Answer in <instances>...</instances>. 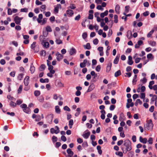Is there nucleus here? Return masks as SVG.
<instances>
[{
  "label": "nucleus",
  "mask_w": 157,
  "mask_h": 157,
  "mask_svg": "<svg viewBox=\"0 0 157 157\" xmlns=\"http://www.w3.org/2000/svg\"><path fill=\"white\" fill-rule=\"evenodd\" d=\"M124 146L126 147V151H125L126 153L127 151H129L132 149L131 143L130 141L128 140H127L124 141Z\"/></svg>",
  "instance_id": "nucleus-1"
},
{
  "label": "nucleus",
  "mask_w": 157,
  "mask_h": 157,
  "mask_svg": "<svg viewBox=\"0 0 157 157\" xmlns=\"http://www.w3.org/2000/svg\"><path fill=\"white\" fill-rule=\"evenodd\" d=\"M48 33H46L45 34L44 33L43 35H40L39 37L40 40L41 44L46 41L45 37L47 36Z\"/></svg>",
  "instance_id": "nucleus-2"
},
{
  "label": "nucleus",
  "mask_w": 157,
  "mask_h": 157,
  "mask_svg": "<svg viewBox=\"0 0 157 157\" xmlns=\"http://www.w3.org/2000/svg\"><path fill=\"white\" fill-rule=\"evenodd\" d=\"M22 17H20L18 16H16L14 18V21L17 25H20L21 21L22 19Z\"/></svg>",
  "instance_id": "nucleus-3"
},
{
  "label": "nucleus",
  "mask_w": 157,
  "mask_h": 157,
  "mask_svg": "<svg viewBox=\"0 0 157 157\" xmlns=\"http://www.w3.org/2000/svg\"><path fill=\"white\" fill-rule=\"evenodd\" d=\"M55 128L56 129H55L53 128H52L50 129V132L51 133L53 134L55 133L57 134L59 133V127L57 126H56L55 127Z\"/></svg>",
  "instance_id": "nucleus-4"
},
{
  "label": "nucleus",
  "mask_w": 157,
  "mask_h": 157,
  "mask_svg": "<svg viewBox=\"0 0 157 157\" xmlns=\"http://www.w3.org/2000/svg\"><path fill=\"white\" fill-rule=\"evenodd\" d=\"M153 127V124L151 121H150L147 123V127L145 128L147 130L151 131Z\"/></svg>",
  "instance_id": "nucleus-5"
},
{
  "label": "nucleus",
  "mask_w": 157,
  "mask_h": 157,
  "mask_svg": "<svg viewBox=\"0 0 157 157\" xmlns=\"http://www.w3.org/2000/svg\"><path fill=\"white\" fill-rule=\"evenodd\" d=\"M56 56L57 60L59 61L61 60L63 57V55L59 53V52H57L56 54Z\"/></svg>",
  "instance_id": "nucleus-6"
},
{
  "label": "nucleus",
  "mask_w": 157,
  "mask_h": 157,
  "mask_svg": "<svg viewBox=\"0 0 157 157\" xmlns=\"http://www.w3.org/2000/svg\"><path fill=\"white\" fill-rule=\"evenodd\" d=\"M61 5L59 4H57L56 6H55L54 9L55 13H58L59 9H61Z\"/></svg>",
  "instance_id": "nucleus-7"
},
{
  "label": "nucleus",
  "mask_w": 157,
  "mask_h": 157,
  "mask_svg": "<svg viewBox=\"0 0 157 157\" xmlns=\"http://www.w3.org/2000/svg\"><path fill=\"white\" fill-rule=\"evenodd\" d=\"M29 76H27L25 78L24 80V84L25 86H27L29 83Z\"/></svg>",
  "instance_id": "nucleus-8"
},
{
  "label": "nucleus",
  "mask_w": 157,
  "mask_h": 157,
  "mask_svg": "<svg viewBox=\"0 0 157 157\" xmlns=\"http://www.w3.org/2000/svg\"><path fill=\"white\" fill-rule=\"evenodd\" d=\"M95 86L94 83H91L87 90V92H90L92 90L95 88Z\"/></svg>",
  "instance_id": "nucleus-9"
},
{
  "label": "nucleus",
  "mask_w": 157,
  "mask_h": 157,
  "mask_svg": "<svg viewBox=\"0 0 157 157\" xmlns=\"http://www.w3.org/2000/svg\"><path fill=\"white\" fill-rule=\"evenodd\" d=\"M66 13L68 15V16L70 17H72L74 14L73 11L71 10H67Z\"/></svg>",
  "instance_id": "nucleus-10"
},
{
  "label": "nucleus",
  "mask_w": 157,
  "mask_h": 157,
  "mask_svg": "<svg viewBox=\"0 0 157 157\" xmlns=\"http://www.w3.org/2000/svg\"><path fill=\"white\" fill-rule=\"evenodd\" d=\"M127 37L129 39L132 38V32L130 30H128L127 33Z\"/></svg>",
  "instance_id": "nucleus-11"
},
{
  "label": "nucleus",
  "mask_w": 157,
  "mask_h": 157,
  "mask_svg": "<svg viewBox=\"0 0 157 157\" xmlns=\"http://www.w3.org/2000/svg\"><path fill=\"white\" fill-rule=\"evenodd\" d=\"M133 62L132 60V57L131 56H129L128 57V63L129 65H132L133 64Z\"/></svg>",
  "instance_id": "nucleus-12"
},
{
  "label": "nucleus",
  "mask_w": 157,
  "mask_h": 157,
  "mask_svg": "<svg viewBox=\"0 0 157 157\" xmlns=\"http://www.w3.org/2000/svg\"><path fill=\"white\" fill-rule=\"evenodd\" d=\"M90 74L91 75L93 76V80H94V81H95L96 80H95L94 79L97 76V74H96L95 72L94 71H92L90 72Z\"/></svg>",
  "instance_id": "nucleus-13"
},
{
  "label": "nucleus",
  "mask_w": 157,
  "mask_h": 157,
  "mask_svg": "<svg viewBox=\"0 0 157 157\" xmlns=\"http://www.w3.org/2000/svg\"><path fill=\"white\" fill-rule=\"evenodd\" d=\"M115 11L117 14H119L120 13V6L119 5H117L115 7Z\"/></svg>",
  "instance_id": "nucleus-14"
},
{
  "label": "nucleus",
  "mask_w": 157,
  "mask_h": 157,
  "mask_svg": "<svg viewBox=\"0 0 157 157\" xmlns=\"http://www.w3.org/2000/svg\"><path fill=\"white\" fill-rule=\"evenodd\" d=\"M154 58L153 55L151 53H149L147 55V58L149 61L153 60Z\"/></svg>",
  "instance_id": "nucleus-15"
},
{
  "label": "nucleus",
  "mask_w": 157,
  "mask_h": 157,
  "mask_svg": "<svg viewBox=\"0 0 157 157\" xmlns=\"http://www.w3.org/2000/svg\"><path fill=\"white\" fill-rule=\"evenodd\" d=\"M41 44L44 48H47L49 47V43L48 42L46 41L42 43Z\"/></svg>",
  "instance_id": "nucleus-16"
},
{
  "label": "nucleus",
  "mask_w": 157,
  "mask_h": 157,
  "mask_svg": "<svg viewBox=\"0 0 157 157\" xmlns=\"http://www.w3.org/2000/svg\"><path fill=\"white\" fill-rule=\"evenodd\" d=\"M139 140L142 143L144 144H146L147 141V140L146 138H143L141 136H140V137Z\"/></svg>",
  "instance_id": "nucleus-17"
},
{
  "label": "nucleus",
  "mask_w": 157,
  "mask_h": 157,
  "mask_svg": "<svg viewBox=\"0 0 157 157\" xmlns=\"http://www.w3.org/2000/svg\"><path fill=\"white\" fill-rule=\"evenodd\" d=\"M156 100H157V96L155 95H153L151 99V104H153V102L154 101H155Z\"/></svg>",
  "instance_id": "nucleus-18"
},
{
  "label": "nucleus",
  "mask_w": 157,
  "mask_h": 157,
  "mask_svg": "<svg viewBox=\"0 0 157 157\" xmlns=\"http://www.w3.org/2000/svg\"><path fill=\"white\" fill-rule=\"evenodd\" d=\"M108 13V10H106L105 12L101 13L100 14V17L101 18L104 17L105 16H107Z\"/></svg>",
  "instance_id": "nucleus-19"
},
{
  "label": "nucleus",
  "mask_w": 157,
  "mask_h": 157,
  "mask_svg": "<svg viewBox=\"0 0 157 157\" xmlns=\"http://www.w3.org/2000/svg\"><path fill=\"white\" fill-rule=\"evenodd\" d=\"M30 70L32 74H33L35 71V67L32 64L31 65Z\"/></svg>",
  "instance_id": "nucleus-20"
},
{
  "label": "nucleus",
  "mask_w": 157,
  "mask_h": 157,
  "mask_svg": "<svg viewBox=\"0 0 157 157\" xmlns=\"http://www.w3.org/2000/svg\"><path fill=\"white\" fill-rule=\"evenodd\" d=\"M148 43L150 45L153 47L155 46L156 45V42L154 41H149Z\"/></svg>",
  "instance_id": "nucleus-21"
},
{
  "label": "nucleus",
  "mask_w": 157,
  "mask_h": 157,
  "mask_svg": "<svg viewBox=\"0 0 157 157\" xmlns=\"http://www.w3.org/2000/svg\"><path fill=\"white\" fill-rule=\"evenodd\" d=\"M67 153L69 154V155L70 156H72L73 155V152L71 151V150L70 149L68 148L67 150Z\"/></svg>",
  "instance_id": "nucleus-22"
},
{
  "label": "nucleus",
  "mask_w": 157,
  "mask_h": 157,
  "mask_svg": "<svg viewBox=\"0 0 157 157\" xmlns=\"http://www.w3.org/2000/svg\"><path fill=\"white\" fill-rule=\"evenodd\" d=\"M76 52V50L74 48H71L70 51V55H72Z\"/></svg>",
  "instance_id": "nucleus-23"
},
{
  "label": "nucleus",
  "mask_w": 157,
  "mask_h": 157,
  "mask_svg": "<svg viewBox=\"0 0 157 157\" xmlns=\"http://www.w3.org/2000/svg\"><path fill=\"white\" fill-rule=\"evenodd\" d=\"M55 42L57 44H62L63 43L62 41L59 38H56Z\"/></svg>",
  "instance_id": "nucleus-24"
},
{
  "label": "nucleus",
  "mask_w": 157,
  "mask_h": 157,
  "mask_svg": "<svg viewBox=\"0 0 157 157\" xmlns=\"http://www.w3.org/2000/svg\"><path fill=\"white\" fill-rule=\"evenodd\" d=\"M155 82L154 81H151L149 83L148 86V87L150 89H152V85L154 84Z\"/></svg>",
  "instance_id": "nucleus-25"
},
{
  "label": "nucleus",
  "mask_w": 157,
  "mask_h": 157,
  "mask_svg": "<svg viewBox=\"0 0 157 157\" xmlns=\"http://www.w3.org/2000/svg\"><path fill=\"white\" fill-rule=\"evenodd\" d=\"M40 82L42 83L48 82H49V80L48 78L44 79L42 78H41L40 79Z\"/></svg>",
  "instance_id": "nucleus-26"
},
{
  "label": "nucleus",
  "mask_w": 157,
  "mask_h": 157,
  "mask_svg": "<svg viewBox=\"0 0 157 157\" xmlns=\"http://www.w3.org/2000/svg\"><path fill=\"white\" fill-rule=\"evenodd\" d=\"M112 66V64L111 63H109L108 64L106 68V71L109 72L111 69Z\"/></svg>",
  "instance_id": "nucleus-27"
},
{
  "label": "nucleus",
  "mask_w": 157,
  "mask_h": 157,
  "mask_svg": "<svg viewBox=\"0 0 157 157\" xmlns=\"http://www.w3.org/2000/svg\"><path fill=\"white\" fill-rule=\"evenodd\" d=\"M119 57L118 56H116L115 58V59L113 63L115 64H117L118 63L119 60Z\"/></svg>",
  "instance_id": "nucleus-28"
},
{
  "label": "nucleus",
  "mask_w": 157,
  "mask_h": 157,
  "mask_svg": "<svg viewBox=\"0 0 157 157\" xmlns=\"http://www.w3.org/2000/svg\"><path fill=\"white\" fill-rule=\"evenodd\" d=\"M154 30H152L147 35V37L148 38H149L151 37L152 34L153 33Z\"/></svg>",
  "instance_id": "nucleus-29"
},
{
  "label": "nucleus",
  "mask_w": 157,
  "mask_h": 157,
  "mask_svg": "<svg viewBox=\"0 0 157 157\" xmlns=\"http://www.w3.org/2000/svg\"><path fill=\"white\" fill-rule=\"evenodd\" d=\"M73 120L72 119H71L69 120V125L70 128H71L72 127V126L73 124Z\"/></svg>",
  "instance_id": "nucleus-30"
},
{
  "label": "nucleus",
  "mask_w": 157,
  "mask_h": 157,
  "mask_svg": "<svg viewBox=\"0 0 157 157\" xmlns=\"http://www.w3.org/2000/svg\"><path fill=\"white\" fill-rule=\"evenodd\" d=\"M101 147L100 146H98L97 147V149L98 151L99 154L101 155L102 153V151L101 149Z\"/></svg>",
  "instance_id": "nucleus-31"
},
{
  "label": "nucleus",
  "mask_w": 157,
  "mask_h": 157,
  "mask_svg": "<svg viewBox=\"0 0 157 157\" xmlns=\"http://www.w3.org/2000/svg\"><path fill=\"white\" fill-rule=\"evenodd\" d=\"M121 71L120 70H118L115 72L114 74V76L115 77H117L118 76L121 75Z\"/></svg>",
  "instance_id": "nucleus-32"
},
{
  "label": "nucleus",
  "mask_w": 157,
  "mask_h": 157,
  "mask_svg": "<svg viewBox=\"0 0 157 157\" xmlns=\"http://www.w3.org/2000/svg\"><path fill=\"white\" fill-rule=\"evenodd\" d=\"M55 108L56 112L58 113H59L60 112V110L59 108V107L57 105L55 106Z\"/></svg>",
  "instance_id": "nucleus-33"
},
{
  "label": "nucleus",
  "mask_w": 157,
  "mask_h": 157,
  "mask_svg": "<svg viewBox=\"0 0 157 157\" xmlns=\"http://www.w3.org/2000/svg\"><path fill=\"white\" fill-rule=\"evenodd\" d=\"M84 47L86 49H90V44L87 43L86 45H84Z\"/></svg>",
  "instance_id": "nucleus-34"
},
{
  "label": "nucleus",
  "mask_w": 157,
  "mask_h": 157,
  "mask_svg": "<svg viewBox=\"0 0 157 157\" xmlns=\"http://www.w3.org/2000/svg\"><path fill=\"white\" fill-rule=\"evenodd\" d=\"M46 6L45 5H42L40 6V10L41 11H43L45 10L46 9Z\"/></svg>",
  "instance_id": "nucleus-35"
},
{
  "label": "nucleus",
  "mask_w": 157,
  "mask_h": 157,
  "mask_svg": "<svg viewBox=\"0 0 157 157\" xmlns=\"http://www.w3.org/2000/svg\"><path fill=\"white\" fill-rule=\"evenodd\" d=\"M90 133L89 132H87L84 134L83 135V136L85 138L87 139L88 138V137L90 135Z\"/></svg>",
  "instance_id": "nucleus-36"
},
{
  "label": "nucleus",
  "mask_w": 157,
  "mask_h": 157,
  "mask_svg": "<svg viewBox=\"0 0 157 157\" xmlns=\"http://www.w3.org/2000/svg\"><path fill=\"white\" fill-rule=\"evenodd\" d=\"M139 104L140 105H141L142 104V102L140 99H137L136 100V102L135 103V105L137 106Z\"/></svg>",
  "instance_id": "nucleus-37"
},
{
  "label": "nucleus",
  "mask_w": 157,
  "mask_h": 157,
  "mask_svg": "<svg viewBox=\"0 0 157 157\" xmlns=\"http://www.w3.org/2000/svg\"><path fill=\"white\" fill-rule=\"evenodd\" d=\"M46 29L48 32L52 31V29L49 26H47L46 27Z\"/></svg>",
  "instance_id": "nucleus-38"
},
{
  "label": "nucleus",
  "mask_w": 157,
  "mask_h": 157,
  "mask_svg": "<svg viewBox=\"0 0 157 157\" xmlns=\"http://www.w3.org/2000/svg\"><path fill=\"white\" fill-rule=\"evenodd\" d=\"M23 74L21 73L19 74L17 77L18 79L19 80H21L23 77Z\"/></svg>",
  "instance_id": "nucleus-39"
},
{
  "label": "nucleus",
  "mask_w": 157,
  "mask_h": 157,
  "mask_svg": "<svg viewBox=\"0 0 157 157\" xmlns=\"http://www.w3.org/2000/svg\"><path fill=\"white\" fill-rule=\"evenodd\" d=\"M10 105L11 107H15L16 105V104L12 101L10 102Z\"/></svg>",
  "instance_id": "nucleus-40"
},
{
  "label": "nucleus",
  "mask_w": 157,
  "mask_h": 157,
  "mask_svg": "<svg viewBox=\"0 0 157 157\" xmlns=\"http://www.w3.org/2000/svg\"><path fill=\"white\" fill-rule=\"evenodd\" d=\"M23 111L26 113H29L30 112V109L28 108L25 109H23Z\"/></svg>",
  "instance_id": "nucleus-41"
},
{
  "label": "nucleus",
  "mask_w": 157,
  "mask_h": 157,
  "mask_svg": "<svg viewBox=\"0 0 157 157\" xmlns=\"http://www.w3.org/2000/svg\"><path fill=\"white\" fill-rule=\"evenodd\" d=\"M40 92L39 90H36L34 92V95L36 96H39L40 94Z\"/></svg>",
  "instance_id": "nucleus-42"
},
{
  "label": "nucleus",
  "mask_w": 157,
  "mask_h": 157,
  "mask_svg": "<svg viewBox=\"0 0 157 157\" xmlns=\"http://www.w3.org/2000/svg\"><path fill=\"white\" fill-rule=\"evenodd\" d=\"M22 86L21 85L19 86V88L17 90V92L18 94H20L21 93L22 89Z\"/></svg>",
  "instance_id": "nucleus-43"
},
{
  "label": "nucleus",
  "mask_w": 157,
  "mask_h": 157,
  "mask_svg": "<svg viewBox=\"0 0 157 157\" xmlns=\"http://www.w3.org/2000/svg\"><path fill=\"white\" fill-rule=\"evenodd\" d=\"M101 68V66L100 65H98L96 68V70L97 72H99Z\"/></svg>",
  "instance_id": "nucleus-44"
},
{
  "label": "nucleus",
  "mask_w": 157,
  "mask_h": 157,
  "mask_svg": "<svg viewBox=\"0 0 157 157\" xmlns=\"http://www.w3.org/2000/svg\"><path fill=\"white\" fill-rule=\"evenodd\" d=\"M81 18V16L80 14H78L75 18V20L76 21H78Z\"/></svg>",
  "instance_id": "nucleus-45"
},
{
  "label": "nucleus",
  "mask_w": 157,
  "mask_h": 157,
  "mask_svg": "<svg viewBox=\"0 0 157 157\" xmlns=\"http://www.w3.org/2000/svg\"><path fill=\"white\" fill-rule=\"evenodd\" d=\"M20 107L23 109H25L28 107H27V105L25 104H23L20 105Z\"/></svg>",
  "instance_id": "nucleus-46"
},
{
  "label": "nucleus",
  "mask_w": 157,
  "mask_h": 157,
  "mask_svg": "<svg viewBox=\"0 0 157 157\" xmlns=\"http://www.w3.org/2000/svg\"><path fill=\"white\" fill-rule=\"evenodd\" d=\"M20 11L21 12H27L28 9L26 8H22L21 9Z\"/></svg>",
  "instance_id": "nucleus-47"
},
{
  "label": "nucleus",
  "mask_w": 157,
  "mask_h": 157,
  "mask_svg": "<svg viewBox=\"0 0 157 157\" xmlns=\"http://www.w3.org/2000/svg\"><path fill=\"white\" fill-rule=\"evenodd\" d=\"M48 118H50V122H51L54 117V116L52 114H50L48 116Z\"/></svg>",
  "instance_id": "nucleus-48"
},
{
  "label": "nucleus",
  "mask_w": 157,
  "mask_h": 157,
  "mask_svg": "<svg viewBox=\"0 0 157 157\" xmlns=\"http://www.w3.org/2000/svg\"><path fill=\"white\" fill-rule=\"evenodd\" d=\"M116 154L118 155L120 157H122L123 156V154L122 152L118 151L116 153Z\"/></svg>",
  "instance_id": "nucleus-49"
},
{
  "label": "nucleus",
  "mask_w": 157,
  "mask_h": 157,
  "mask_svg": "<svg viewBox=\"0 0 157 157\" xmlns=\"http://www.w3.org/2000/svg\"><path fill=\"white\" fill-rule=\"evenodd\" d=\"M141 59L140 58H136L135 59V62L136 63H138L140 62Z\"/></svg>",
  "instance_id": "nucleus-50"
},
{
  "label": "nucleus",
  "mask_w": 157,
  "mask_h": 157,
  "mask_svg": "<svg viewBox=\"0 0 157 157\" xmlns=\"http://www.w3.org/2000/svg\"><path fill=\"white\" fill-rule=\"evenodd\" d=\"M140 81L144 83H145L147 81V79L145 78L144 77L143 79L140 80Z\"/></svg>",
  "instance_id": "nucleus-51"
},
{
  "label": "nucleus",
  "mask_w": 157,
  "mask_h": 157,
  "mask_svg": "<svg viewBox=\"0 0 157 157\" xmlns=\"http://www.w3.org/2000/svg\"><path fill=\"white\" fill-rule=\"evenodd\" d=\"M47 21V18H44L42 20V22L41 23V25H44L45 24Z\"/></svg>",
  "instance_id": "nucleus-52"
},
{
  "label": "nucleus",
  "mask_w": 157,
  "mask_h": 157,
  "mask_svg": "<svg viewBox=\"0 0 157 157\" xmlns=\"http://www.w3.org/2000/svg\"><path fill=\"white\" fill-rule=\"evenodd\" d=\"M45 68V65H41L40 67V70L41 71L44 70Z\"/></svg>",
  "instance_id": "nucleus-53"
},
{
  "label": "nucleus",
  "mask_w": 157,
  "mask_h": 157,
  "mask_svg": "<svg viewBox=\"0 0 157 157\" xmlns=\"http://www.w3.org/2000/svg\"><path fill=\"white\" fill-rule=\"evenodd\" d=\"M52 140L54 143L56 142L57 140V137L55 136H53L52 137Z\"/></svg>",
  "instance_id": "nucleus-54"
},
{
  "label": "nucleus",
  "mask_w": 157,
  "mask_h": 157,
  "mask_svg": "<svg viewBox=\"0 0 157 157\" xmlns=\"http://www.w3.org/2000/svg\"><path fill=\"white\" fill-rule=\"evenodd\" d=\"M130 8V7L128 6H126L125 7V12L126 13H127L128 12L129 10V9Z\"/></svg>",
  "instance_id": "nucleus-55"
},
{
  "label": "nucleus",
  "mask_w": 157,
  "mask_h": 157,
  "mask_svg": "<svg viewBox=\"0 0 157 157\" xmlns=\"http://www.w3.org/2000/svg\"><path fill=\"white\" fill-rule=\"evenodd\" d=\"M114 22L115 23H117L118 22V16L117 15H114Z\"/></svg>",
  "instance_id": "nucleus-56"
},
{
  "label": "nucleus",
  "mask_w": 157,
  "mask_h": 157,
  "mask_svg": "<svg viewBox=\"0 0 157 157\" xmlns=\"http://www.w3.org/2000/svg\"><path fill=\"white\" fill-rule=\"evenodd\" d=\"M145 94L144 93H141L140 94V98L141 99H144L145 98Z\"/></svg>",
  "instance_id": "nucleus-57"
},
{
  "label": "nucleus",
  "mask_w": 157,
  "mask_h": 157,
  "mask_svg": "<svg viewBox=\"0 0 157 157\" xmlns=\"http://www.w3.org/2000/svg\"><path fill=\"white\" fill-rule=\"evenodd\" d=\"M137 76L136 75H134V78H133V80L132 82H133V83H135L136 82L137 80Z\"/></svg>",
  "instance_id": "nucleus-58"
},
{
  "label": "nucleus",
  "mask_w": 157,
  "mask_h": 157,
  "mask_svg": "<svg viewBox=\"0 0 157 157\" xmlns=\"http://www.w3.org/2000/svg\"><path fill=\"white\" fill-rule=\"evenodd\" d=\"M134 105V103H131L130 104L127 103L126 107L127 108H129L130 106L132 107Z\"/></svg>",
  "instance_id": "nucleus-59"
},
{
  "label": "nucleus",
  "mask_w": 157,
  "mask_h": 157,
  "mask_svg": "<svg viewBox=\"0 0 157 157\" xmlns=\"http://www.w3.org/2000/svg\"><path fill=\"white\" fill-rule=\"evenodd\" d=\"M93 42L94 44L97 45L98 43V40L96 38L94 40Z\"/></svg>",
  "instance_id": "nucleus-60"
},
{
  "label": "nucleus",
  "mask_w": 157,
  "mask_h": 157,
  "mask_svg": "<svg viewBox=\"0 0 157 157\" xmlns=\"http://www.w3.org/2000/svg\"><path fill=\"white\" fill-rule=\"evenodd\" d=\"M8 14L9 15H11L12 13V10L10 8H9L8 9Z\"/></svg>",
  "instance_id": "nucleus-61"
},
{
  "label": "nucleus",
  "mask_w": 157,
  "mask_h": 157,
  "mask_svg": "<svg viewBox=\"0 0 157 157\" xmlns=\"http://www.w3.org/2000/svg\"><path fill=\"white\" fill-rule=\"evenodd\" d=\"M43 13H45V16L46 17H49L51 15V13L49 11H48L46 12H44Z\"/></svg>",
  "instance_id": "nucleus-62"
},
{
  "label": "nucleus",
  "mask_w": 157,
  "mask_h": 157,
  "mask_svg": "<svg viewBox=\"0 0 157 157\" xmlns=\"http://www.w3.org/2000/svg\"><path fill=\"white\" fill-rule=\"evenodd\" d=\"M63 109L65 110H66L69 112L70 111V109L67 106H64L63 108Z\"/></svg>",
  "instance_id": "nucleus-63"
},
{
  "label": "nucleus",
  "mask_w": 157,
  "mask_h": 157,
  "mask_svg": "<svg viewBox=\"0 0 157 157\" xmlns=\"http://www.w3.org/2000/svg\"><path fill=\"white\" fill-rule=\"evenodd\" d=\"M87 33L86 32H85L83 33L82 35V38L84 39H85L87 37Z\"/></svg>",
  "instance_id": "nucleus-64"
}]
</instances>
